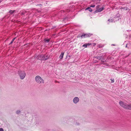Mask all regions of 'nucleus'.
Here are the masks:
<instances>
[{
    "label": "nucleus",
    "instance_id": "obj_1",
    "mask_svg": "<svg viewBox=\"0 0 131 131\" xmlns=\"http://www.w3.org/2000/svg\"><path fill=\"white\" fill-rule=\"evenodd\" d=\"M119 103L120 106L124 108L129 110H131V104H127L121 101H120Z\"/></svg>",
    "mask_w": 131,
    "mask_h": 131
},
{
    "label": "nucleus",
    "instance_id": "obj_2",
    "mask_svg": "<svg viewBox=\"0 0 131 131\" xmlns=\"http://www.w3.org/2000/svg\"><path fill=\"white\" fill-rule=\"evenodd\" d=\"M35 80L36 82L39 84L41 85L44 83L43 79L39 75H37L35 77Z\"/></svg>",
    "mask_w": 131,
    "mask_h": 131
},
{
    "label": "nucleus",
    "instance_id": "obj_3",
    "mask_svg": "<svg viewBox=\"0 0 131 131\" xmlns=\"http://www.w3.org/2000/svg\"><path fill=\"white\" fill-rule=\"evenodd\" d=\"M18 73L21 79H23L26 75V73L24 71H18Z\"/></svg>",
    "mask_w": 131,
    "mask_h": 131
},
{
    "label": "nucleus",
    "instance_id": "obj_4",
    "mask_svg": "<svg viewBox=\"0 0 131 131\" xmlns=\"http://www.w3.org/2000/svg\"><path fill=\"white\" fill-rule=\"evenodd\" d=\"M92 35V34H83L81 36V37L82 38H85L89 37Z\"/></svg>",
    "mask_w": 131,
    "mask_h": 131
},
{
    "label": "nucleus",
    "instance_id": "obj_5",
    "mask_svg": "<svg viewBox=\"0 0 131 131\" xmlns=\"http://www.w3.org/2000/svg\"><path fill=\"white\" fill-rule=\"evenodd\" d=\"M100 6L98 5L96 7V10L95 11L97 12H100L102 11L104 9V7H102L101 8H99Z\"/></svg>",
    "mask_w": 131,
    "mask_h": 131
},
{
    "label": "nucleus",
    "instance_id": "obj_6",
    "mask_svg": "<svg viewBox=\"0 0 131 131\" xmlns=\"http://www.w3.org/2000/svg\"><path fill=\"white\" fill-rule=\"evenodd\" d=\"M44 57L43 55H39L38 56L37 59L41 60H45Z\"/></svg>",
    "mask_w": 131,
    "mask_h": 131
},
{
    "label": "nucleus",
    "instance_id": "obj_7",
    "mask_svg": "<svg viewBox=\"0 0 131 131\" xmlns=\"http://www.w3.org/2000/svg\"><path fill=\"white\" fill-rule=\"evenodd\" d=\"M79 99L78 97H75L73 99V102L74 103H77L79 101Z\"/></svg>",
    "mask_w": 131,
    "mask_h": 131
},
{
    "label": "nucleus",
    "instance_id": "obj_8",
    "mask_svg": "<svg viewBox=\"0 0 131 131\" xmlns=\"http://www.w3.org/2000/svg\"><path fill=\"white\" fill-rule=\"evenodd\" d=\"M91 45V43H85L83 45V47H84L85 48H87L88 46H90Z\"/></svg>",
    "mask_w": 131,
    "mask_h": 131
},
{
    "label": "nucleus",
    "instance_id": "obj_9",
    "mask_svg": "<svg viewBox=\"0 0 131 131\" xmlns=\"http://www.w3.org/2000/svg\"><path fill=\"white\" fill-rule=\"evenodd\" d=\"M64 54V52H62L59 58L60 59H62Z\"/></svg>",
    "mask_w": 131,
    "mask_h": 131
},
{
    "label": "nucleus",
    "instance_id": "obj_10",
    "mask_svg": "<svg viewBox=\"0 0 131 131\" xmlns=\"http://www.w3.org/2000/svg\"><path fill=\"white\" fill-rule=\"evenodd\" d=\"M43 55L45 56L44 57V58H45V59H44L45 60H47L48 59L49 57H48V55L47 54H45V55Z\"/></svg>",
    "mask_w": 131,
    "mask_h": 131
},
{
    "label": "nucleus",
    "instance_id": "obj_11",
    "mask_svg": "<svg viewBox=\"0 0 131 131\" xmlns=\"http://www.w3.org/2000/svg\"><path fill=\"white\" fill-rule=\"evenodd\" d=\"M88 10L89 11L91 12L92 11V10L89 7H88L86 9V10Z\"/></svg>",
    "mask_w": 131,
    "mask_h": 131
},
{
    "label": "nucleus",
    "instance_id": "obj_12",
    "mask_svg": "<svg viewBox=\"0 0 131 131\" xmlns=\"http://www.w3.org/2000/svg\"><path fill=\"white\" fill-rule=\"evenodd\" d=\"M122 9H123L126 10H129V9L127 7H123L122 8Z\"/></svg>",
    "mask_w": 131,
    "mask_h": 131
},
{
    "label": "nucleus",
    "instance_id": "obj_13",
    "mask_svg": "<svg viewBox=\"0 0 131 131\" xmlns=\"http://www.w3.org/2000/svg\"><path fill=\"white\" fill-rule=\"evenodd\" d=\"M16 38H14L12 40V41L10 43V44H11L13 42V41H14L15 40V39H16Z\"/></svg>",
    "mask_w": 131,
    "mask_h": 131
},
{
    "label": "nucleus",
    "instance_id": "obj_14",
    "mask_svg": "<svg viewBox=\"0 0 131 131\" xmlns=\"http://www.w3.org/2000/svg\"><path fill=\"white\" fill-rule=\"evenodd\" d=\"M15 12V10H10L9 11V13L11 14H13Z\"/></svg>",
    "mask_w": 131,
    "mask_h": 131
},
{
    "label": "nucleus",
    "instance_id": "obj_15",
    "mask_svg": "<svg viewBox=\"0 0 131 131\" xmlns=\"http://www.w3.org/2000/svg\"><path fill=\"white\" fill-rule=\"evenodd\" d=\"M95 58H97V59L99 60H101L102 59V58L101 57H95Z\"/></svg>",
    "mask_w": 131,
    "mask_h": 131
},
{
    "label": "nucleus",
    "instance_id": "obj_16",
    "mask_svg": "<svg viewBox=\"0 0 131 131\" xmlns=\"http://www.w3.org/2000/svg\"><path fill=\"white\" fill-rule=\"evenodd\" d=\"M50 40V39H44V41L46 42H48Z\"/></svg>",
    "mask_w": 131,
    "mask_h": 131
},
{
    "label": "nucleus",
    "instance_id": "obj_17",
    "mask_svg": "<svg viewBox=\"0 0 131 131\" xmlns=\"http://www.w3.org/2000/svg\"><path fill=\"white\" fill-rule=\"evenodd\" d=\"M108 21H109V22H113V20H112V19H108Z\"/></svg>",
    "mask_w": 131,
    "mask_h": 131
},
{
    "label": "nucleus",
    "instance_id": "obj_18",
    "mask_svg": "<svg viewBox=\"0 0 131 131\" xmlns=\"http://www.w3.org/2000/svg\"><path fill=\"white\" fill-rule=\"evenodd\" d=\"M111 82L112 83H113L114 82V79H111Z\"/></svg>",
    "mask_w": 131,
    "mask_h": 131
},
{
    "label": "nucleus",
    "instance_id": "obj_19",
    "mask_svg": "<svg viewBox=\"0 0 131 131\" xmlns=\"http://www.w3.org/2000/svg\"><path fill=\"white\" fill-rule=\"evenodd\" d=\"M20 112V111H16V113L17 114H18Z\"/></svg>",
    "mask_w": 131,
    "mask_h": 131
},
{
    "label": "nucleus",
    "instance_id": "obj_20",
    "mask_svg": "<svg viewBox=\"0 0 131 131\" xmlns=\"http://www.w3.org/2000/svg\"><path fill=\"white\" fill-rule=\"evenodd\" d=\"M95 6L94 5H91L90 6V7H95Z\"/></svg>",
    "mask_w": 131,
    "mask_h": 131
},
{
    "label": "nucleus",
    "instance_id": "obj_21",
    "mask_svg": "<svg viewBox=\"0 0 131 131\" xmlns=\"http://www.w3.org/2000/svg\"><path fill=\"white\" fill-rule=\"evenodd\" d=\"M92 44L93 46H94L96 45V44L95 43H93Z\"/></svg>",
    "mask_w": 131,
    "mask_h": 131
},
{
    "label": "nucleus",
    "instance_id": "obj_22",
    "mask_svg": "<svg viewBox=\"0 0 131 131\" xmlns=\"http://www.w3.org/2000/svg\"><path fill=\"white\" fill-rule=\"evenodd\" d=\"M129 45V44H128V43L126 45V47H128V48H129V47H128V45Z\"/></svg>",
    "mask_w": 131,
    "mask_h": 131
},
{
    "label": "nucleus",
    "instance_id": "obj_23",
    "mask_svg": "<svg viewBox=\"0 0 131 131\" xmlns=\"http://www.w3.org/2000/svg\"><path fill=\"white\" fill-rule=\"evenodd\" d=\"M0 131H4V130L2 128H0Z\"/></svg>",
    "mask_w": 131,
    "mask_h": 131
},
{
    "label": "nucleus",
    "instance_id": "obj_24",
    "mask_svg": "<svg viewBox=\"0 0 131 131\" xmlns=\"http://www.w3.org/2000/svg\"><path fill=\"white\" fill-rule=\"evenodd\" d=\"M80 37V36H79V35L78 36H77V38H79V37Z\"/></svg>",
    "mask_w": 131,
    "mask_h": 131
},
{
    "label": "nucleus",
    "instance_id": "obj_25",
    "mask_svg": "<svg viewBox=\"0 0 131 131\" xmlns=\"http://www.w3.org/2000/svg\"><path fill=\"white\" fill-rule=\"evenodd\" d=\"M2 1L1 0H0V3Z\"/></svg>",
    "mask_w": 131,
    "mask_h": 131
},
{
    "label": "nucleus",
    "instance_id": "obj_26",
    "mask_svg": "<svg viewBox=\"0 0 131 131\" xmlns=\"http://www.w3.org/2000/svg\"><path fill=\"white\" fill-rule=\"evenodd\" d=\"M112 45L113 46H115V45L114 44H112Z\"/></svg>",
    "mask_w": 131,
    "mask_h": 131
}]
</instances>
